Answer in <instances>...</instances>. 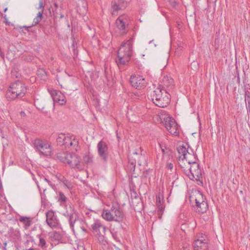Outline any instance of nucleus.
<instances>
[{"label":"nucleus","instance_id":"f03ea898","mask_svg":"<svg viewBox=\"0 0 250 250\" xmlns=\"http://www.w3.org/2000/svg\"><path fill=\"white\" fill-rule=\"evenodd\" d=\"M150 96L153 103L159 107H167L170 102V95L162 85H158L152 92Z\"/></svg>","mask_w":250,"mask_h":250},{"label":"nucleus","instance_id":"6ab92c4d","mask_svg":"<svg viewBox=\"0 0 250 250\" xmlns=\"http://www.w3.org/2000/svg\"><path fill=\"white\" fill-rule=\"evenodd\" d=\"M53 101L59 103L60 105H64L65 103L64 95L60 91L53 90L51 93Z\"/></svg>","mask_w":250,"mask_h":250},{"label":"nucleus","instance_id":"7c9ffc66","mask_svg":"<svg viewBox=\"0 0 250 250\" xmlns=\"http://www.w3.org/2000/svg\"><path fill=\"white\" fill-rule=\"evenodd\" d=\"M59 201H61L63 203H65L66 202L67 198L62 191L59 192Z\"/></svg>","mask_w":250,"mask_h":250},{"label":"nucleus","instance_id":"f8f14e48","mask_svg":"<svg viewBox=\"0 0 250 250\" xmlns=\"http://www.w3.org/2000/svg\"><path fill=\"white\" fill-rule=\"evenodd\" d=\"M145 153V151L143 152L141 147H139L133 151L132 154L129 155L128 158H131L141 166L142 163L146 162Z\"/></svg>","mask_w":250,"mask_h":250},{"label":"nucleus","instance_id":"39448f33","mask_svg":"<svg viewBox=\"0 0 250 250\" xmlns=\"http://www.w3.org/2000/svg\"><path fill=\"white\" fill-rule=\"evenodd\" d=\"M36 151L44 156H50L52 148L50 144L46 140L36 139L33 142Z\"/></svg>","mask_w":250,"mask_h":250},{"label":"nucleus","instance_id":"aec40b11","mask_svg":"<svg viewBox=\"0 0 250 250\" xmlns=\"http://www.w3.org/2000/svg\"><path fill=\"white\" fill-rule=\"evenodd\" d=\"M161 84L164 89H166L167 91L172 89L174 87V80L173 79L167 76H164L162 80Z\"/></svg>","mask_w":250,"mask_h":250},{"label":"nucleus","instance_id":"20e7f679","mask_svg":"<svg viewBox=\"0 0 250 250\" xmlns=\"http://www.w3.org/2000/svg\"><path fill=\"white\" fill-rule=\"evenodd\" d=\"M102 216L107 221L120 222L123 220L124 214L121 208L116 205L112 206L109 209H104Z\"/></svg>","mask_w":250,"mask_h":250},{"label":"nucleus","instance_id":"6e6552de","mask_svg":"<svg viewBox=\"0 0 250 250\" xmlns=\"http://www.w3.org/2000/svg\"><path fill=\"white\" fill-rule=\"evenodd\" d=\"M198 158L194 157V160L192 161L191 168L190 170L188 178L192 180L195 179L196 181H200L202 178V170L200 167L199 164L197 162Z\"/></svg>","mask_w":250,"mask_h":250},{"label":"nucleus","instance_id":"393cba45","mask_svg":"<svg viewBox=\"0 0 250 250\" xmlns=\"http://www.w3.org/2000/svg\"><path fill=\"white\" fill-rule=\"evenodd\" d=\"M19 221L23 224V227L25 229H28L32 224L31 219L27 217L21 216L19 218Z\"/></svg>","mask_w":250,"mask_h":250},{"label":"nucleus","instance_id":"9b49d317","mask_svg":"<svg viewBox=\"0 0 250 250\" xmlns=\"http://www.w3.org/2000/svg\"><path fill=\"white\" fill-rule=\"evenodd\" d=\"M129 81L132 86L138 89L144 88L146 85L145 79L140 75L131 76Z\"/></svg>","mask_w":250,"mask_h":250},{"label":"nucleus","instance_id":"9d476101","mask_svg":"<svg viewBox=\"0 0 250 250\" xmlns=\"http://www.w3.org/2000/svg\"><path fill=\"white\" fill-rule=\"evenodd\" d=\"M98 153L100 158L104 162L108 159V147L107 144L101 140L97 145Z\"/></svg>","mask_w":250,"mask_h":250},{"label":"nucleus","instance_id":"c9c22d12","mask_svg":"<svg viewBox=\"0 0 250 250\" xmlns=\"http://www.w3.org/2000/svg\"><path fill=\"white\" fill-rule=\"evenodd\" d=\"M46 245V241L43 238H40V242L39 245L41 247H43Z\"/></svg>","mask_w":250,"mask_h":250},{"label":"nucleus","instance_id":"72a5a7b5","mask_svg":"<svg viewBox=\"0 0 250 250\" xmlns=\"http://www.w3.org/2000/svg\"><path fill=\"white\" fill-rule=\"evenodd\" d=\"M54 17L55 19H61L63 18L64 16L62 13L55 11L54 12Z\"/></svg>","mask_w":250,"mask_h":250},{"label":"nucleus","instance_id":"4d7b16f0","mask_svg":"<svg viewBox=\"0 0 250 250\" xmlns=\"http://www.w3.org/2000/svg\"><path fill=\"white\" fill-rule=\"evenodd\" d=\"M184 250H189L187 249V248H185V247H184Z\"/></svg>","mask_w":250,"mask_h":250},{"label":"nucleus","instance_id":"052dcab7","mask_svg":"<svg viewBox=\"0 0 250 250\" xmlns=\"http://www.w3.org/2000/svg\"><path fill=\"white\" fill-rule=\"evenodd\" d=\"M38 188L40 189V187H39V185H38Z\"/></svg>","mask_w":250,"mask_h":250},{"label":"nucleus","instance_id":"0eeeda50","mask_svg":"<svg viewBox=\"0 0 250 250\" xmlns=\"http://www.w3.org/2000/svg\"><path fill=\"white\" fill-rule=\"evenodd\" d=\"M115 33L117 36H123L128 32V21L127 16H120L116 21Z\"/></svg>","mask_w":250,"mask_h":250},{"label":"nucleus","instance_id":"423d86ee","mask_svg":"<svg viewBox=\"0 0 250 250\" xmlns=\"http://www.w3.org/2000/svg\"><path fill=\"white\" fill-rule=\"evenodd\" d=\"M92 231L100 243L105 245L106 240L104 237L107 228L102 224L100 221H95L92 225Z\"/></svg>","mask_w":250,"mask_h":250},{"label":"nucleus","instance_id":"6e6d98bb","mask_svg":"<svg viewBox=\"0 0 250 250\" xmlns=\"http://www.w3.org/2000/svg\"><path fill=\"white\" fill-rule=\"evenodd\" d=\"M31 27V26H29V27H27V26H23V27H24V28H27V29H28V28H29V27Z\"/></svg>","mask_w":250,"mask_h":250},{"label":"nucleus","instance_id":"f3484780","mask_svg":"<svg viewBox=\"0 0 250 250\" xmlns=\"http://www.w3.org/2000/svg\"><path fill=\"white\" fill-rule=\"evenodd\" d=\"M192 161V160L190 159V158H188V159L185 160L181 161V160H179V165L182 170L188 177H189V174L191 173L190 170L192 163H193Z\"/></svg>","mask_w":250,"mask_h":250},{"label":"nucleus","instance_id":"a18cd8bd","mask_svg":"<svg viewBox=\"0 0 250 250\" xmlns=\"http://www.w3.org/2000/svg\"><path fill=\"white\" fill-rule=\"evenodd\" d=\"M131 196L132 198H137L138 197L137 193L134 191L131 192Z\"/></svg>","mask_w":250,"mask_h":250},{"label":"nucleus","instance_id":"09e8293b","mask_svg":"<svg viewBox=\"0 0 250 250\" xmlns=\"http://www.w3.org/2000/svg\"><path fill=\"white\" fill-rule=\"evenodd\" d=\"M247 96H250V92L248 91H245V98Z\"/></svg>","mask_w":250,"mask_h":250},{"label":"nucleus","instance_id":"ddd939ff","mask_svg":"<svg viewBox=\"0 0 250 250\" xmlns=\"http://www.w3.org/2000/svg\"><path fill=\"white\" fill-rule=\"evenodd\" d=\"M126 0H112L111 2V14L116 15L119 11L125 9L127 6Z\"/></svg>","mask_w":250,"mask_h":250},{"label":"nucleus","instance_id":"a211bd4d","mask_svg":"<svg viewBox=\"0 0 250 250\" xmlns=\"http://www.w3.org/2000/svg\"><path fill=\"white\" fill-rule=\"evenodd\" d=\"M67 164L72 167H76L77 168L82 170L83 167L81 165L79 159L76 154H71L70 153V157H68Z\"/></svg>","mask_w":250,"mask_h":250},{"label":"nucleus","instance_id":"473e14b6","mask_svg":"<svg viewBox=\"0 0 250 250\" xmlns=\"http://www.w3.org/2000/svg\"><path fill=\"white\" fill-rule=\"evenodd\" d=\"M67 188L69 189H71L73 188V185L71 182L68 180L67 179H66L63 181V183H62Z\"/></svg>","mask_w":250,"mask_h":250},{"label":"nucleus","instance_id":"de8ad7c7","mask_svg":"<svg viewBox=\"0 0 250 250\" xmlns=\"http://www.w3.org/2000/svg\"><path fill=\"white\" fill-rule=\"evenodd\" d=\"M104 74L107 80L109 81L110 80V77L107 75V72L106 70H105Z\"/></svg>","mask_w":250,"mask_h":250},{"label":"nucleus","instance_id":"3c124183","mask_svg":"<svg viewBox=\"0 0 250 250\" xmlns=\"http://www.w3.org/2000/svg\"><path fill=\"white\" fill-rule=\"evenodd\" d=\"M6 245H7V243H6V242H5V243H4V247H3V248L1 249H2V250H6Z\"/></svg>","mask_w":250,"mask_h":250},{"label":"nucleus","instance_id":"79ce46f5","mask_svg":"<svg viewBox=\"0 0 250 250\" xmlns=\"http://www.w3.org/2000/svg\"><path fill=\"white\" fill-rule=\"evenodd\" d=\"M43 12V10H42L41 11H39L37 14V17L42 19Z\"/></svg>","mask_w":250,"mask_h":250},{"label":"nucleus","instance_id":"4468645a","mask_svg":"<svg viewBox=\"0 0 250 250\" xmlns=\"http://www.w3.org/2000/svg\"><path fill=\"white\" fill-rule=\"evenodd\" d=\"M46 222L51 228H57L59 225V220L55 214V212L50 210L46 212Z\"/></svg>","mask_w":250,"mask_h":250},{"label":"nucleus","instance_id":"2f4dec72","mask_svg":"<svg viewBox=\"0 0 250 250\" xmlns=\"http://www.w3.org/2000/svg\"><path fill=\"white\" fill-rule=\"evenodd\" d=\"M51 237L55 240H59L62 238L60 233L56 231L54 232L52 234Z\"/></svg>","mask_w":250,"mask_h":250},{"label":"nucleus","instance_id":"5fc2aeb1","mask_svg":"<svg viewBox=\"0 0 250 250\" xmlns=\"http://www.w3.org/2000/svg\"><path fill=\"white\" fill-rule=\"evenodd\" d=\"M43 179L45 181H47V182H49V181L46 178H45L44 177H43Z\"/></svg>","mask_w":250,"mask_h":250},{"label":"nucleus","instance_id":"864d4df0","mask_svg":"<svg viewBox=\"0 0 250 250\" xmlns=\"http://www.w3.org/2000/svg\"><path fill=\"white\" fill-rule=\"evenodd\" d=\"M160 147H161V150L163 152V153H165V149L164 148L162 147V146H161V145H160Z\"/></svg>","mask_w":250,"mask_h":250},{"label":"nucleus","instance_id":"a878e982","mask_svg":"<svg viewBox=\"0 0 250 250\" xmlns=\"http://www.w3.org/2000/svg\"><path fill=\"white\" fill-rule=\"evenodd\" d=\"M92 162H93L92 157L89 154L86 155L83 157V163H84L87 165H88L91 164L92 163Z\"/></svg>","mask_w":250,"mask_h":250},{"label":"nucleus","instance_id":"4be33fe9","mask_svg":"<svg viewBox=\"0 0 250 250\" xmlns=\"http://www.w3.org/2000/svg\"><path fill=\"white\" fill-rule=\"evenodd\" d=\"M68 220L71 229L74 231V225L78 221L79 216L77 212H74L68 215Z\"/></svg>","mask_w":250,"mask_h":250},{"label":"nucleus","instance_id":"f704fd0d","mask_svg":"<svg viewBox=\"0 0 250 250\" xmlns=\"http://www.w3.org/2000/svg\"><path fill=\"white\" fill-rule=\"evenodd\" d=\"M245 99L247 110L250 112V96H247Z\"/></svg>","mask_w":250,"mask_h":250},{"label":"nucleus","instance_id":"49530a36","mask_svg":"<svg viewBox=\"0 0 250 250\" xmlns=\"http://www.w3.org/2000/svg\"><path fill=\"white\" fill-rule=\"evenodd\" d=\"M112 236L113 237V238L117 241V242H120V238L117 236L116 234H112Z\"/></svg>","mask_w":250,"mask_h":250},{"label":"nucleus","instance_id":"7ed1b4c3","mask_svg":"<svg viewBox=\"0 0 250 250\" xmlns=\"http://www.w3.org/2000/svg\"><path fill=\"white\" fill-rule=\"evenodd\" d=\"M27 87L20 81H16L12 83L6 93V98L8 101L21 99L25 95Z\"/></svg>","mask_w":250,"mask_h":250},{"label":"nucleus","instance_id":"bf43d9fd","mask_svg":"<svg viewBox=\"0 0 250 250\" xmlns=\"http://www.w3.org/2000/svg\"><path fill=\"white\" fill-rule=\"evenodd\" d=\"M55 5L56 7H57V5L56 3L55 4Z\"/></svg>","mask_w":250,"mask_h":250},{"label":"nucleus","instance_id":"f257e3e1","mask_svg":"<svg viewBox=\"0 0 250 250\" xmlns=\"http://www.w3.org/2000/svg\"><path fill=\"white\" fill-rule=\"evenodd\" d=\"M133 37L125 42H123L117 52V58L116 62L118 66L127 65L133 54Z\"/></svg>","mask_w":250,"mask_h":250},{"label":"nucleus","instance_id":"b1692460","mask_svg":"<svg viewBox=\"0 0 250 250\" xmlns=\"http://www.w3.org/2000/svg\"><path fill=\"white\" fill-rule=\"evenodd\" d=\"M208 208V205L207 202L201 203V204L196 205V210L197 212L200 213H204L206 212Z\"/></svg>","mask_w":250,"mask_h":250},{"label":"nucleus","instance_id":"a19ab883","mask_svg":"<svg viewBox=\"0 0 250 250\" xmlns=\"http://www.w3.org/2000/svg\"><path fill=\"white\" fill-rule=\"evenodd\" d=\"M156 205H158V204L164 203L163 201L162 202L161 201V198H160V196H156Z\"/></svg>","mask_w":250,"mask_h":250},{"label":"nucleus","instance_id":"58836bf2","mask_svg":"<svg viewBox=\"0 0 250 250\" xmlns=\"http://www.w3.org/2000/svg\"><path fill=\"white\" fill-rule=\"evenodd\" d=\"M190 152L191 153L192 155H193V157H189L190 160H194V157H195V158H197V154L194 153V152H193L191 148L190 149Z\"/></svg>","mask_w":250,"mask_h":250},{"label":"nucleus","instance_id":"2eb2a0df","mask_svg":"<svg viewBox=\"0 0 250 250\" xmlns=\"http://www.w3.org/2000/svg\"><path fill=\"white\" fill-rule=\"evenodd\" d=\"M187 145L185 146L184 145L179 146L177 148L179 154L178 157L179 160H181V161L188 159V158L190 157H193V155H192V154L188 149V148H187ZM188 147H189L188 146Z\"/></svg>","mask_w":250,"mask_h":250},{"label":"nucleus","instance_id":"ea45409f","mask_svg":"<svg viewBox=\"0 0 250 250\" xmlns=\"http://www.w3.org/2000/svg\"><path fill=\"white\" fill-rule=\"evenodd\" d=\"M167 168L168 169H170V170H172L173 168V165L171 163H167Z\"/></svg>","mask_w":250,"mask_h":250},{"label":"nucleus","instance_id":"37998d69","mask_svg":"<svg viewBox=\"0 0 250 250\" xmlns=\"http://www.w3.org/2000/svg\"><path fill=\"white\" fill-rule=\"evenodd\" d=\"M58 179L60 182L63 183V181H64L66 179L64 176H61L58 178Z\"/></svg>","mask_w":250,"mask_h":250},{"label":"nucleus","instance_id":"dca6fc26","mask_svg":"<svg viewBox=\"0 0 250 250\" xmlns=\"http://www.w3.org/2000/svg\"><path fill=\"white\" fill-rule=\"evenodd\" d=\"M63 146L65 148L72 147L75 150L77 151L79 148V141L74 136H66Z\"/></svg>","mask_w":250,"mask_h":250},{"label":"nucleus","instance_id":"8fccbe9b","mask_svg":"<svg viewBox=\"0 0 250 250\" xmlns=\"http://www.w3.org/2000/svg\"><path fill=\"white\" fill-rule=\"evenodd\" d=\"M20 114H21V116H22V117H24L25 116V113L23 111H21L20 112Z\"/></svg>","mask_w":250,"mask_h":250},{"label":"nucleus","instance_id":"5701e85b","mask_svg":"<svg viewBox=\"0 0 250 250\" xmlns=\"http://www.w3.org/2000/svg\"><path fill=\"white\" fill-rule=\"evenodd\" d=\"M70 157V153L60 152L56 154V159L63 163H67L68 157Z\"/></svg>","mask_w":250,"mask_h":250},{"label":"nucleus","instance_id":"4c0bfd02","mask_svg":"<svg viewBox=\"0 0 250 250\" xmlns=\"http://www.w3.org/2000/svg\"><path fill=\"white\" fill-rule=\"evenodd\" d=\"M38 9H41L42 10H43L44 11V6L43 4V1L42 0H40L39 2V7L38 8Z\"/></svg>","mask_w":250,"mask_h":250},{"label":"nucleus","instance_id":"1a4fd4ad","mask_svg":"<svg viewBox=\"0 0 250 250\" xmlns=\"http://www.w3.org/2000/svg\"><path fill=\"white\" fill-rule=\"evenodd\" d=\"M164 125L167 130L172 135L178 136L179 134L178 126L175 120L170 117L164 119Z\"/></svg>","mask_w":250,"mask_h":250},{"label":"nucleus","instance_id":"c03bdc74","mask_svg":"<svg viewBox=\"0 0 250 250\" xmlns=\"http://www.w3.org/2000/svg\"><path fill=\"white\" fill-rule=\"evenodd\" d=\"M34 57L31 56H29L28 57H26L25 60L27 61L28 62H31L33 60Z\"/></svg>","mask_w":250,"mask_h":250},{"label":"nucleus","instance_id":"e433bc0d","mask_svg":"<svg viewBox=\"0 0 250 250\" xmlns=\"http://www.w3.org/2000/svg\"><path fill=\"white\" fill-rule=\"evenodd\" d=\"M41 19L36 17L35 18H34L33 20L32 26H35L37 25L41 21Z\"/></svg>","mask_w":250,"mask_h":250},{"label":"nucleus","instance_id":"bb28decb","mask_svg":"<svg viewBox=\"0 0 250 250\" xmlns=\"http://www.w3.org/2000/svg\"><path fill=\"white\" fill-rule=\"evenodd\" d=\"M65 137L66 136L63 134L59 135L56 140L58 145L62 146L64 145Z\"/></svg>","mask_w":250,"mask_h":250},{"label":"nucleus","instance_id":"412c9836","mask_svg":"<svg viewBox=\"0 0 250 250\" xmlns=\"http://www.w3.org/2000/svg\"><path fill=\"white\" fill-rule=\"evenodd\" d=\"M205 240L197 239L194 241L193 243L194 250H207L208 246Z\"/></svg>","mask_w":250,"mask_h":250},{"label":"nucleus","instance_id":"cd10ccee","mask_svg":"<svg viewBox=\"0 0 250 250\" xmlns=\"http://www.w3.org/2000/svg\"><path fill=\"white\" fill-rule=\"evenodd\" d=\"M157 213L159 215V218H161L164 210L165 209V207L163 204L157 205Z\"/></svg>","mask_w":250,"mask_h":250},{"label":"nucleus","instance_id":"c756f323","mask_svg":"<svg viewBox=\"0 0 250 250\" xmlns=\"http://www.w3.org/2000/svg\"><path fill=\"white\" fill-rule=\"evenodd\" d=\"M128 160H129V167L130 170L131 171L132 170V171H134L135 169V165H136V163H137V162H136L135 161H134L133 159H131V158H128Z\"/></svg>","mask_w":250,"mask_h":250},{"label":"nucleus","instance_id":"13d9d810","mask_svg":"<svg viewBox=\"0 0 250 250\" xmlns=\"http://www.w3.org/2000/svg\"><path fill=\"white\" fill-rule=\"evenodd\" d=\"M7 10V8H6L4 10V12H6Z\"/></svg>","mask_w":250,"mask_h":250},{"label":"nucleus","instance_id":"c85d7f7f","mask_svg":"<svg viewBox=\"0 0 250 250\" xmlns=\"http://www.w3.org/2000/svg\"><path fill=\"white\" fill-rule=\"evenodd\" d=\"M196 205L201 204V203L205 202L206 201L204 200V199L203 196V194L201 193H198L195 199Z\"/></svg>","mask_w":250,"mask_h":250},{"label":"nucleus","instance_id":"603ef678","mask_svg":"<svg viewBox=\"0 0 250 250\" xmlns=\"http://www.w3.org/2000/svg\"><path fill=\"white\" fill-rule=\"evenodd\" d=\"M81 229L83 230V231L85 232H87L86 229H85L84 227H82Z\"/></svg>","mask_w":250,"mask_h":250}]
</instances>
